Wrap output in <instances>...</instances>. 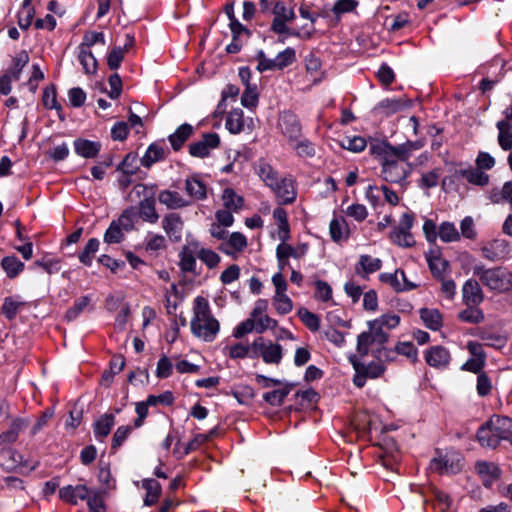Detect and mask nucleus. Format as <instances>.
Masks as SVG:
<instances>
[{
  "label": "nucleus",
  "instance_id": "1",
  "mask_svg": "<svg viewBox=\"0 0 512 512\" xmlns=\"http://www.w3.org/2000/svg\"><path fill=\"white\" fill-rule=\"evenodd\" d=\"M424 145L425 142L420 139L396 146L386 140H373L370 142L369 151L380 162L382 179L402 185L412 170L409 159Z\"/></svg>",
  "mask_w": 512,
  "mask_h": 512
},
{
  "label": "nucleus",
  "instance_id": "2",
  "mask_svg": "<svg viewBox=\"0 0 512 512\" xmlns=\"http://www.w3.org/2000/svg\"><path fill=\"white\" fill-rule=\"evenodd\" d=\"M192 312V334L204 342H213L219 334L220 323L212 314L208 300L203 296H197L193 301Z\"/></svg>",
  "mask_w": 512,
  "mask_h": 512
},
{
  "label": "nucleus",
  "instance_id": "3",
  "mask_svg": "<svg viewBox=\"0 0 512 512\" xmlns=\"http://www.w3.org/2000/svg\"><path fill=\"white\" fill-rule=\"evenodd\" d=\"M476 436L482 447L495 449L502 440H509L512 437V419L493 415L479 427Z\"/></svg>",
  "mask_w": 512,
  "mask_h": 512
},
{
  "label": "nucleus",
  "instance_id": "4",
  "mask_svg": "<svg viewBox=\"0 0 512 512\" xmlns=\"http://www.w3.org/2000/svg\"><path fill=\"white\" fill-rule=\"evenodd\" d=\"M473 273L491 291L502 293L512 287V273L502 267L486 268L479 265L474 267Z\"/></svg>",
  "mask_w": 512,
  "mask_h": 512
},
{
  "label": "nucleus",
  "instance_id": "5",
  "mask_svg": "<svg viewBox=\"0 0 512 512\" xmlns=\"http://www.w3.org/2000/svg\"><path fill=\"white\" fill-rule=\"evenodd\" d=\"M363 357L360 355H352L349 357V361L355 371L353 377V384L362 388L365 386L368 379L374 380L383 376L386 371V367L379 356L376 360L365 363L362 360Z\"/></svg>",
  "mask_w": 512,
  "mask_h": 512
},
{
  "label": "nucleus",
  "instance_id": "6",
  "mask_svg": "<svg viewBox=\"0 0 512 512\" xmlns=\"http://www.w3.org/2000/svg\"><path fill=\"white\" fill-rule=\"evenodd\" d=\"M135 194L136 198L143 196V199L139 202V216L140 218L148 223L155 224L159 220V214L156 210L155 201V186H148L146 184H136L131 195Z\"/></svg>",
  "mask_w": 512,
  "mask_h": 512
},
{
  "label": "nucleus",
  "instance_id": "7",
  "mask_svg": "<svg viewBox=\"0 0 512 512\" xmlns=\"http://www.w3.org/2000/svg\"><path fill=\"white\" fill-rule=\"evenodd\" d=\"M273 20L271 22L270 29L275 34L281 35H290V36H299L300 33L297 30L290 29L288 24L292 23L296 14L294 8L287 7L285 3L282 1H277L274 3L272 8Z\"/></svg>",
  "mask_w": 512,
  "mask_h": 512
},
{
  "label": "nucleus",
  "instance_id": "8",
  "mask_svg": "<svg viewBox=\"0 0 512 512\" xmlns=\"http://www.w3.org/2000/svg\"><path fill=\"white\" fill-rule=\"evenodd\" d=\"M257 67L256 69L263 73L265 71L283 70L292 65L296 61V51L292 47H287L285 50L279 52L275 58L271 59L260 50L256 54Z\"/></svg>",
  "mask_w": 512,
  "mask_h": 512
},
{
  "label": "nucleus",
  "instance_id": "9",
  "mask_svg": "<svg viewBox=\"0 0 512 512\" xmlns=\"http://www.w3.org/2000/svg\"><path fill=\"white\" fill-rule=\"evenodd\" d=\"M254 359L261 358L266 364L278 365L283 358V348L280 344L266 340L264 337L254 339Z\"/></svg>",
  "mask_w": 512,
  "mask_h": 512
},
{
  "label": "nucleus",
  "instance_id": "10",
  "mask_svg": "<svg viewBox=\"0 0 512 512\" xmlns=\"http://www.w3.org/2000/svg\"><path fill=\"white\" fill-rule=\"evenodd\" d=\"M376 332L371 326H368V331L358 335L356 350L361 357L367 356L369 352H372L377 357L385 351L384 345L387 342L384 338H377Z\"/></svg>",
  "mask_w": 512,
  "mask_h": 512
},
{
  "label": "nucleus",
  "instance_id": "11",
  "mask_svg": "<svg viewBox=\"0 0 512 512\" xmlns=\"http://www.w3.org/2000/svg\"><path fill=\"white\" fill-rule=\"evenodd\" d=\"M378 281L389 287L395 293H403L415 290L419 285L406 276L402 269H396L394 272H383L378 275Z\"/></svg>",
  "mask_w": 512,
  "mask_h": 512
},
{
  "label": "nucleus",
  "instance_id": "12",
  "mask_svg": "<svg viewBox=\"0 0 512 512\" xmlns=\"http://www.w3.org/2000/svg\"><path fill=\"white\" fill-rule=\"evenodd\" d=\"M462 461L463 457L459 452L447 451L444 455H439L431 460L430 469L440 474H455L461 470Z\"/></svg>",
  "mask_w": 512,
  "mask_h": 512
},
{
  "label": "nucleus",
  "instance_id": "13",
  "mask_svg": "<svg viewBox=\"0 0 512 512\" xmlns=\"http://www.w3.org/2000/svg\"><path fill=\"white\" fill-rule=\"evenodd\" d=\"M270 189L273 191L279 205L292 204L297 198L296 181L291 175L280 177Z\"/></svg>",
  "mask_w": 512,
  "mask_h": 512
},
{
  "label": "nucleus",
  "instance_id": "14",
  "mask_svg": "<svg viewBox=\"0 0 512 512\" xmlns=\"http://www.w3.org/2000/svg\"><path fill=\"white\" fill-rule=\"evenodd\" d=\"M278 128L282 135L288 140L289 144L296 142L302 134V126L300 121L293 112L284 111L278 119Z\"/></svg>",
  "mask_w": 512,
  "mask_h": 512
},
{
  "label": "nucleus",
  "instance_id": "15",
  "mask_svg": "<svg viewBox=\"0 0 512 512\" xmlns=\"http://www.w3.org/2000/svg\"><path fill=\"white\" fill-rule=\"evenodd\" d=\"M400 316L394 312L386 313L380 317L368 321L367 325L376 330L377 338H384L386 342L389 340V331L395 329L400 324Z\"/></svg>",
  "mask_w": 512,
  "mask_h": 512
},
{
  "label": "nucleus",
  "instance_id": "16",
  "mask_svg": "<svg viewBox=\"0 0 512 512\" xmlns=\"http://www.w3.org/2000/svg\"><path fill=\"white\" fill-rule=\"evenodd\" d=\"M382 266L383 262L380 258L369 254H361L354 264V273L355 276L363 280H369L370 276L378 272Z\"/></svg>",
  "mask_w": 512,
  "mask_h": 512
},
{
  "label": "nucleus",
  "instance_id": "17",
  "mask_svg": "<svg viewBox=\"0 0 512 512\" xmlns=\"http://www.w3.org/2000/svg\"><path fill=\"white\" fill-rule=\"evenodd\" d=\"M510 251V243L505 239H494L481 247L482 256L489 261L506 259Z\"/></svg>",
  "mask_w": 512,
  "mask_h": 512
},
{
  "label": "nucleus",
  "instance_id": "18",
  "mask_svg": "<svg viewBox=\"0 0 512 512\" xmlns=\"http://www.w3.org/2000/svg\"><path fill=\"white\" fill-rule=\"evenodd\" d=\"M220 138L217 133H206L202 139L189 146V153L193 157L205 158L210 155L211 150L218 148Z\"/></svg>",
  "mask_w": 512,
  "mask_h": 512
},
{
  "label": "nucleus",
  "instance_id": "19",
  "mask_svg": "<svg viewBox=\"0 0 512 512\" xmlns=\"http://www.w3.org/2000/svg\"><path fill=\"white\" fill-rule=\"evenodd\" d=\"M0 464L7 469L26 467L29 471L35 470L38 466V462H23L22 456L17 451L7 447H0Z\"/></svg>",
  "mask_w": 512,
  "mask_h": 512
},
{
  "label": "nucleus",
  "instance_id": "20",
  "mask_svg": "<svg viewBox=\"0 0 512 512\" xmlns=\"http://www.w3.org/2000/svg\"><path fill=\"white\" fill-rule=\"evenodd\" d=\"M424 358L429 366L436 369H445L450 363L451 354L447 348L436 345L425 351Z\"/></svg>",
  "mask_w": 512,
  "mask_h": 512
},
{
  "label": "nucleus",
  "instance_id": "21",
  "mask_svg": "<svg viewBox=\"0 0 512 512\" xmlns=\"http://www.w3.org/2000/svg\"><path fill=\"white\" fill-rule=\"evenodd\" d=\"M248 246V240L241 232H233L219 246L224 254L235 258L242 253Z\"/></svg>",
  "mask_w": 512,
  "mask_h": 512
},
{
  "label": "nucleus",
  "instance_id": "22",
  "mask_svg": "<svg viewBox=\"0 0 512 512\" xmlns=\"http://www.w3.org/2000/svg\"><path fill=\"white\" fill-rule=\"evenodd\" d=\"M198 258V241H189L179 253V267L183 272L193 273L196 270Z\"/></svg>",
  "mask_w": 512,
  "mask_h": 512
},
{
  "label": "nucleus",
  "instance_id": "23",
  "mask_svg": "<svg viewBox=\"0 0 512 512\" xmlns=\"http://www.w3.org/2000/svg\"><path fill=\"white\" fill-rule=\"evenodd\" d=\"M162 228L171 240L180 241L182 238L184 221L178 213H168L162 219Z\"/></svg>",
  "mask_w": 512,
  "mask_h": 512
},
{
  "label": "nucleus",
  "instance_id": "24",
  "mask_svg": "<svg viewBox=\"0 0 512 512\" xmlns=\"http://www.w3.org/2000/svg\"><path fill=\"white\" fill-rule=\"evenodd\" d=\"M168 153L164 143L154 142L148 146L145 154L140 159V163L144 168L150 169L155 163L165 160Z\"/></svg>",
  "mask_w": 512,
  "mask_h": 512
},
{
  "label": "nucleus",
  "instance_id": "25",
  "mask_svg": "<svg viewBox=\"0 0 512 512\" xmlns=\"http://www.w3.org/2000/svg\"><path fill=\"white\" fill-rule=\"evenodd\" d=\"M428 267L434 278L443 279L449 268V262L444 259L439 249H431L425 255Z\"/></svg>",
  "mask_w": 512,
  "mask_h": 512
},
{
  "label": "nucleus",
  "instance_id": "26",
  "mask_svg": "<svg viewBox=\"0 0 512 512\" xmlns=\"http://www.w3.org/2000/svg\"><path fill=\"white\" fill-rule=\"evenodd\" d=\"M462 301L464 305H480L484 301V294L479 282L468 279L462 287Z\"/></svg>",
  "mask_w": 512,
  "mask_h": 512
},
{
  "label": "nucleus",
  "instance_id": "27",
  "mask_svg": "<svg viewBox=\"0 0 512 512\" xmlns=\"http://www.w3.org/2000/svg\"><path fill=\"white\" fill-rule=\"evenodd\" d=\"M186 194L193 200H204L207 198V185L200 174H193L186 178L184 186Z\"/></svg>",
  "mask_w": 512,
  "mask_h": 512
},
{
  "label": "nucleus",
  "instance_id": "28",
  "mask_svg": "<svg viewBox=\"0 0 512 512\" xmlns=\"http://www.w3.org/2000/svg\"><path fill=\"white\" fill-rule=\"evenodd\" d=\"M29 425V420L26 418H15L8 430L0 434V447H8L17 441L19 434L24 431Z\"/></svg>",
  "mask_w": 512,
  "mask_h": 512
},
{
  "label": "nucleus",
  "instance_id": "29",
  "mask_svg": "<svg viewBox=\"0 0 512 512\" xmlns=\"http://www.w3.org/2000/svg\"><path fill=\"white\" fill-rule=\"evenodd\" d=\"M73 144L75 153L86 159H93L97 157L102 148L99 141H92L84 138H77Z\"/></svg>",
  "mask_w": 512,
  "mask_h": 512
},
{
  "label": "nucleus",
  "instance_id": "30",
  "mask_svg": "<svg viewBox=\"0 0 512 512\" xmlns=\"http://www.w3.org/2000/svg\"><path fill=\"white\" fill-rule=\"evenodd\" d=\"M273 220L277 226V237L281 242H287L291 237L288 213L282 207H277L273 211Z\"/></svg>",
  "mask_w": 512,
  "mask_h": 512
},
{
  "label": "nucleus",
  "instance_id": "31",
  "mask_svg": "<svg viewBox=\"0 0 512 512\" xmlns=\"http://www.w3.org/2000/svg\"><path fill=\"white\" fill-rule=\"evenodd\" d=\"M59 496L63 501L76 505L79 500L88 498L89 489L86 485H68L59 490Z\"/></svg>",
  "mask_w": 512,
  "mask_h": 512
},
{
  "label": "nucleus",
  "instance_id": "32",
  "mask_svg": "<svg viewBox=\"0 0 512 512\" xmlns=\"http://www.w3.org/2000/svg\"><path fill=\"white\" fill-rule=\"evenodd\" d=\"M254 171L269 188L280 178L278 172L265 159H259L255 163Z\"/></svg>",
  "mask_w": 512,
  "mask_h": 512
},
{
  "label": "nucleus",
  "instance_id": "33",
  "mask_svg": "<svg viewBox=\"0 0 512 512\" xmlns=\"http://www.w3.org/2000/svg\"><path fill=\"white\" fill-rule=\"evenodd\" d=\"M115 425V415L112 413H105L101 415L93 424L94 436L98 441L104 439L110 434L111 429Z\"/></svg>",
  "mask_w": 512,
  "mask_h": 512
},
{
  "label": "nucleus",
  "instance_id": "34",
  "mask_svg": "<svg viewBox=\"0 0 512 512\" xmlns=\"http://www.w3.org/2000/svg\"><path fill=\"white\" fill-rule=\"evenodd\" d=\"M329 233L336 243L346 241L349 238V226L345 218L334 217L329 224Z\"/></svg>",
  "mask_w": 512,
  "mask_h": 512
},
{
  "label": "nucleus",
  "instance_id": "35",
  "mask_svg": "<svg viewBox=\"0 0 512 512\" xmlns=\"http://www.w3.org/2000/svg\"><path fill=\"white\" fill-rule=\"evenodd\" d=\"M225 353L231 359H254V341L251 344L239 342L229 345L225 348Z\"/></svg>",
  "mask_w": 512,
  "mask_h": 512
},
{
  "label": "nucleus",
  "instance_id": "36",
  "mask_svg": "<svg viewBox=\"0 0 512 512\" xmlns=\"http://www.w3.org/2000/svg\"><path fill=\"white\" fill-rule=\"evenodd\" d=\"M419 313L426 328L433 331L441 329L443 325V317L439 310L434 308H422Z\"/></svg>",
  "mask_w": 512,
  "mask_h": 512
},
{
  "label": "nucleus",
  "instance_id": "37",
  "mask_svg": "<svg viewBox=\"0 0 512 512\" xmlns=\"http://www.w3.org/2000/svg\"><path fill=\"white\" fill-rule=\"evenodd\" d=\"M158 200L169 209H179L189 205V202L180 193L171 190H162L158 195Z\"/></svg>",
  "mask_w": 512,
  "mask_h": 512
},
{
  "label": "nucleus",
  "instance_id": "38",
  "mask_svg": "<svg viewBox=\"0 0 512 512\" xmlns=\"http://www.w3.org/2000/svg\"><path fill=\"white\" fill-rule=\"evenodd\" d=\"M221 201L225 209L238 213L244 206V198L232 188H225L221 194Z\"/></svg>",
  "mask_w": 512,
  "mask_h": 512
},
{
  "label": "nucleus",
  "instance_id": "39",
  "mask_svg": "<svg viewBox=\"0 0 512 512\" xmlns=\"http://www.w3.org/2000/svg\"><path fill=\"white\" fill-rule=\"evenodd\" d=\"M142 487L145 489L146 494L144 497V505L153 506L155 505L162 493V487L160 483L155 479H144L142 481Z\"/></svg>",
  "mask_w": 512,
  "mask_h": 512
},
{
  "label": "nucleus",
  "instance_id": "40",
  "mask_svg": "<svg viewBox=\"0 0 512 512\" xmlns=\"http://www.w3.org/2000/svg\"><path fill=\"white\" fill-rule=\"evenodd\" d=\"M42 104L48 110H56L60 119H63L61 113L63 111L62 105L57 98V90L54 84H51L43 90Z\"/></svg>",
  "mask_w": 512,
  "mask_h": 512
},
{
  "label": "nucleus",
  "instance_id": "41",
  "mask_svg": "<svg viewBox=\"0 0 512 512\" xmlns=\"http://www.w3.org/2000/svg\"><path fill=\"white\" fill-rule=\"evenodd\" d=\"M128 42L124 45L123 48L115 47L113 48L107 57V65L111 70H116L120 67L125 53L131 48L134 44V38L127 35Z\"/></svg>",
  "mask_w": 512,
  "mask_h": 512
},
{
  "label": "nucleus",
  "instance_id": "42",
  "mask_svg": "<svg viewBox=\"0 0 512 512\" xmlns=\"http://www.w3.org/2000/svg\"><path fill=\"white\" fill-rule=\"evenodd\" d=\"M498 129L497 141L499 146L505 151L512 150V124L507 120H500L497 122Z\"/></svg>",
  "mask_w": 512,
  "mask_h": 512
},
{
  "label": "nucleus",
  "instance_id": "43",
  "mask_svg": "<svg viewBox=\"0 0 512 512\" xmlns=\"http://www.w3.org/2000/svg\"><path fill=\"white\" fill-rule=\"evenodd\" d=\"M406 101L402 98H386L378 103L376 110L385 116L393 115L406 107Z\"/></svg>",
  "mask_w": 512,
  "mask_h": 512
},
{
  "label": "nucleus",
  "instance_id": "44",
  "mask_svg": "<svg viewBox=\"0 0 512 512\" xmlns=\"http://www.w3.org/2000/svg\"><path fill=\"white\" fill-rule=\"evenodd\" d=\"M29 54L26 50H21L12 58L10 67L5 71L8 75L14 78V81L20 79L23 68L29 62Z\"/></svg>",
  "mask_w": 512,
  "mask_h": 512
},
{
  "label": "nucleus",
  "instance_id": "45",
  "mask_svg": "<svg viewBox=\"0 0 512 512\" xmlns=\"http://www.w3.org/2000/svg\"><path fill=\"white\" fill-rule=\"evenodd\" d=\"M478 473L483 478L485 486H491L492 483L500 476V469L494 463L478 462L476 464Z\"/></svg>",
  "mask_w": 512,
  "mask_h": 512
},
{
  "label": "nucleus",
  "instance_id": "46",
  "mask_svg": "<svg viewBox=\"0 0 512 512\" xmlns=\"http://www.w3.org/2000/svg\"><path fill=\"white\" fill-rule=\"evenodd\" d=\"M0 265L10 279L16 278L25 268L24 263L15 255L5 256Z\"/></svg>",
  "mask_w": 512,
  "mask_h": 512
},
{
  "label": "nucleus",
  "instance_id": "47",
  "mask_svg": "<svg viewBox=\"0 0 512 512\" xmlns=\"http://www.w3.org/2000/svg\"><path fill=\"white\" fill-rule=\"evenodd\" d=\"M307 251V244H301L294 248L290 244H287V242H281V244L276 248V255H279L282 258L293 257L300 259L306 255Z\"/></svg>",
  "mask_w": 512,
  "mask_h": 512
},
{
  "label": "nucleus",
  "instance_id": "48",
  "mask_svg": "<svg viewBox=\"0 0 512 512\" xmlns=\"http://www.w3.org/2000/svg\"><path fill=\"white\" fill-rule=\"evenodd\" d=\"M466 308L458 313V319L465 323L479 324L484 321V313L479 305H465Z\"/></svg>",
  "mask_w": 512,
  "mask_h": 512
},
{
  "label": "nucleus",
  "instance_id": "49",
  "mask_svg": "<svg viewBox=\"0 0 512 512\" xmlns=\"http://www.w3.org/2000/svg\"><path fill=\"white\" fill-rule=\"evenodd\" d=\"M193 132V128L189 124H183L177 128V130L169 136V141L172 148L178 151L182 148L183 144L188 140Z\"/></svg>",
  "mask_w": 512,
  "mask_h": 512
},
{
  "label": "nucleus",
  "instance_id": "50",
  "mask_svg": "<svg viewBox=\"0 0 512 512\" xmlns=\"http://www.w3.org/2000/svg\"><path fill=\"white\" fill-rule=\"evenodd\" d=\"M35 13V8L32 3L23 1L17 14L19 27L23 30H27L33 23Z\"/></svg>",
  "mask_w": 512,
  "mask_h": 512
},
{
  "label": "nucleus",
  "instance_id": "51",
  "mask_svg": "<svg viewBox=\"0 0 512 512\" xmlns=\"http://www.w3.org/2000/svg\"><path fill=\"white\" fill-rule=\"evenodd\" d=\"M438 235L442 242L451 243L460 240V233L454 223L444 221L438 226Z\"/></svg>",
  "mask_w": 512,
  "mask_h": 512
},
{
  "label": "nucleus",
  "instance_id": "52",
  "mask_svg": "<svg viewBox=\"0 0 512 512\" xmlns=\"http://www.w3.org/2000/svg\"><path fill=\"white\" fill-rule=\"evenodd\" d=\"M225 126L232 134H238L241 131H243V111L241 109H233L232 111H230L227 115Z\"/></svg>",
  "mask_w": 512,
  "mask_h": 512
},
{
  "label": "nucleus",
  "instance_id": "53",
  "mask_svg": "<svg viewBox=\"0 0 512 512\" xmlns=\"http://www.w3.org/2000/svg\"><path fill=\"white\" fill-rule=\"evenodd\" d=\"M297 156L301 158H312L316 154L315 145L308 139L298 138L296 142L290 143Z\"/></svg>",
  "mask_w": 512,
  "mask_h": 512
},
{
  "label": "nucleus",
  "instance_id": "54",
  "mask_svg": "<svg viewBox=\"0 0 512 512\" xmlns=\"http://www.w3.org/2000/svg\"><path fill=\"white\" fill-rule=\"evenodd\" d=\"M272 305L278 315H287L293 310V301L286 294H274L272 297Z\"/></svg>",
  "mask_w": 512,
  "mask_h": 512
},
{
  "label": "nucleus",
  "instance_id": "55",
  "mask_svg": "<svg viewBox=\"0 0 512 512\" xmlns=\"http://www.w3.org/2000/svg\"><path fill=\"white\" fill-rule=\"evenodd\" d=\"M198 258L209 269L216 268L221 261V257L215 251L201 246V244L199 242H198Z\"/></svg>",
  "mask_w": 512,
  "mask_h": 512
},
{
  "label": "nucleus",
  "instance_id": "56",
  "mask_svg": "<svg viewBox=\"0 0 512 512\" xmlns=\"http://www.w3.org/2000/svg\"><path fill=\"white\" fill-rule=\"evenodd\" d=\"M78 60L83 67V70L88 75H93L97 71L98 63L91 51L78 49Z\"/></svg>",
  "mask_w": 512,
  "mask_h": 512
},
{
  "label": "nucleus",
  "instance_id": "57",
  "mask_svg": "<svg viewBox=\"0 0 512 512\" xmlns=\"http://www.w3.org/2000/svg\"><path fill=\"white\" fill-rule=\"evenodd\" d=\"M100 242L96 238H91L85 245L82 252L79 254V260L85 266H91L92 260L94 258L95 253L99 249Z\"/></svg>",
  "mask_w": 512,
  "mask_h": 512
},
{
  "label": "nucleus",
  "instance_id": "58",
  "mask_svg": "<svg viewBox=\"0 0 512 512\" xmlns=\"http://www.w3.org/2000/svg\"><path fill=\"white\" fill-rule=\"evenodd\" d=\"M137 162V154L130 152L126 154L124 159L118 164L116 170L120 173L135 175L139 170Z\"/></svg>",
  "mask_w": 512,
  "mask_h": 512
},
{
  "label": "nucleus",
  "instance_id": "59",
  "mask_svg": "<svg viewBox=\"0 0 512 512\" xmlns=\"http://www.w3.org/2000/svg\"><path fill=\"white\" fill-rule=\"evenodd\" d=\"M105 45V36L102 32L87 31L83 36V40L78 49L91 51L90 49L96 44Z\"/></svg>",
  "mask_w": 512,
  "mask_h": 512
},
{
  "label": "nucleus",
  "instance_id": "60",
  "mask_svg": "<svg viewBox=\"0 0 512 512\" xmlns=\"http://www.w3.org/2000/svg\"><path fill=\"white\" fill-rule=\"evenodd\" d=\"M462 176L471 184L485 186L489 182V176L479 168H471L462 171Z\"/></svg>",
  "mask_w": 512,
  "mask_h": 512
},
{
  "label": "nucleus",
  "instance_id": "61",
  "mask_svg": "<svg viewBox=\"0 0 512 512\" xmlns=\"http://www.w3.org/2000/svg\"><path fill=\"white\" fill-rule=\"evenodd\" d=\"M136 220V212L134 207L126 208L122 214L114 222L123 230L131 231L134 228Z\"/></svg>",
  "mask_w": 512,
  "mask_h": 512
},
{
  "label": "nucleus",
  "instance_id": "62",
  "mask_svg": "<svg viewBox=\"0 0 512 512\" xmlns=\"http://www.w3.org/2000/svg\"><path fill=\"white\" fill-rule=\"evenodd\" d=\"M298 317L310 331L316 332L319 330L320 318L315 313L310 312L306 308H300L298 311Z\"/></svg>",
  "mask_w": 512,
  "mask_h": 512
},
{
  "label": "nucleus",
  "instance_id": "63",
  "mask_svg": "<svg viewBox=\"0 0 512 512\" xmlns=\"http://www.w3.org/2000/svg\"><path fill=\"white\" fill-rule=\"evenodd\" d=\"M314 298L321 302H329L332 300V287L324 280H316L314 283Z\"/></svg>",
  "mask_w": 512,
  "mask_h": 512
},
{
  "label": "nucleus",
  "instance_id": "64",
  "mask_svg": "<svg viewBox=\"0 0 512 512\" xmlns=\"http://www.w3.org/2000/svg\"><path fill=\"white\" fill-rule=\"evenodd\" d=\"M290 392L289 387H281L272 391L266 392L263 395V399L272 406H279L283 403L284 399Z\"/></svg>",
  "mask_w": 512,
  "mask_h": 512
}]
</instances>
